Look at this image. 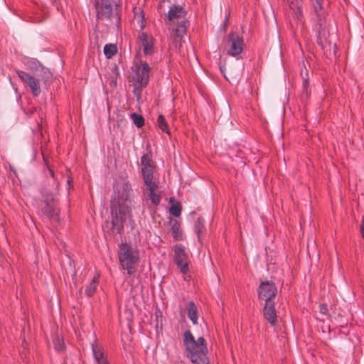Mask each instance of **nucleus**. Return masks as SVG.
<instances>
[{
    "instance_id": "5701e85b",
    "label": "nucleus",
    "mask_w": 364,
    "mask_h": 364,
    "mask_svg": "<svg viewBox=\"0 0 364 364\" xmlns=\"http://www.w3.org/2000/svg\"><path fill=\"white\" fill-rule=\"evenodd\" d=\"M171 231L173 237L176 239H181L182 233L181 231L180 224L177 220H173L171 222Z\"/></svg>"
},
{
    "instance_id": "393cba45",
    "label": "nucleus",
    "mask_w": 364,
    "mask_h": 364,
    "mask_svg": "<svg viewBox=\"0 0 364 364\" xmlns=\"http://www.w3.org/2000/svg\"><path fill=\"white\" fill-rule=\"evenodd\" d=\"M203 219H198L195 225V230L198 235V240H203Z\"/></svg>"
},
{
    "instance_id": "20e7f679",
    "label": "nucleus",
    "mask_w": 364,
    "mask_h": 364,
    "mask_svg": "<svg viewBox=\"0 0 364 364\" xmlns=\"http://www.w3.org/2000/svg\"><path fill=\"white\" fill-rule=\"evenodd\" d=\"M117 256L120 267L127 271L129 275H132L136 272L140 259V252L136 247L122 243L119 246Z\"/></svg>"
},
{
    "instance_id": "cd10ccee",
    "label": "nucleus",
    "mask_w": 364,
    "mask_h": 364,
    "mask_svg": "<svg viewBox=\"0 0 364 364\" xmlns=\"http://www.w3.org/2000/svg\"><path fill=\"white\" fill-rule=\"evenodd\" d=\"M311 91L309 90V79L304 78L303 80V90L302 96L305 95L306 100L309 97Z\"/></svg>"
},
{
    "instance_id": "0eeeda50",
    "label": "nucleus",
    "mask_w": 364,
    "mask_h": 364,
    "mask_svg": "<svg viewBox=\"0 0 364 364\" xmlns=\"http://www.w3.org/2000/svg\"><path fill=\"white\" fill-rule=\"evenodd\" d=\"M141 169L144 183L146 186L158 183L156 178V169L154 162L149 154H144L141 158Z\"/></svg>"
},
{
    "instance_id": "f704fd0d",
    "label": "nucleus",
    "mask_w": 364,
    "mask_h": 364,
    "mask_svg": "<svg viewBox=\"0 0 364 364\" xmlns=\"http://www.w3.org/2000/svg\"><path fill=\"white\" fill-rule=\"evenodd\" d=\"M205 364H209V361H208V358H207V357H206V363H205Z\"/></svg>"
},
{
    "instance_id": "ddd939ff",
    "label": "nucleus",
    "mask_w": 364,
    "mask_h": 364,
    "mask_svg": "<svg viewBox=\"0 0 364 364\" xmlns=\"http://www.w3.org/2000/svg\"><path fill=\"white\" fill-rule=\"evenodd\" d=\"M44 201L43 203L42 211L44 214L47 215L50 218H58V210L54 205L55 196L50 194L44 196Z\"/></svg>"
},
{
    "instance_id": "aec40b11",
    "label": "nucleus",
    "mask_w": 364,
    "mask_h": 364,
    "mask_svg": "<svg viewBox=\"0 0 364 364\" xmlns=\"http://www.w3.org/2000/svg\"><path fill=\"white\" fill-rule=\"evenodd\" d=\"M117 52V46L115 44H106L104 47V53L107 58H112Z\"/></svg>"
},
{
    "instance_id": "412c9836",
    "label": "nucleus",
    "mask_w": 364,
    "mask_h": 364,
    "mask_svg": "<svg viewBox=\"0 0 364 364\" xmlns=\"http://www.w3.org/2000/svg\"><path fill=\"white\" fill-rule=\"evenodd\" d=\"M98 285V277H95L90 284L85 289V294L87 296H92L95 291Z\"/></svg>"
},
{
    "instance_id": "7ed1b4c3",
    "label": "nucleus",
    "mask_w": 364,
    "mask_h": 364,
    "mask_svg": "<svg viewBox=\"0 0 364 364\" xmlns=\"http://www.w3.org/2000/svg\"><path fill=\"white\" fill-rule=\"evenodd\" d=\"M150 70L149 64L141 59L139 54L136 55L131 68V77L134 85L133 92L138 100L142 89L149 83Z\"/></svg>"
},
{
    "instance_id": "f257e3e1",
    "label": "nucleus",
    "mask_w": 364,
    "mask_h": 364,
    "mask_svg": "<svg viewBox=\"0 0 364 364\" xmlns=\"http://www.w3.org/2000/svg\"><path fill=\"white\" fill-rule=\"evenodd\" d=\"M133 191L130 183L124 179L117 181L111 201L112 225L119 232L132 220Z\"/></svg>"
},
{
    "instance_id": "f3484780",
    "label": "nucleus",
    "mask_w": 364,
    "mask_h": 364,
    "mask_svg": "<svg viewBox=\"0 0 364 364\" xmlns=\"http://www.w3.org/2000/svg\"><path fill=\"white\" fill-rule=\"evenodd\" d=\"M185 14L186 12L181 6L174 5L170 8L168 17L170 21H174L178 18L183 17Z\"/></svg>"
},
{
    "instance_id": "6e6552de",
    "label": "nucleus",
    "mask_w": 364,
    "mask_h": 364,
    "mask_svg": "<svg viewBox=\"0 0 364 364\" xmlns=\"http://www.w3.org/2000/svg\"><path fill=\"white\" fill-rule=\"evenodd\" d=\"M257 292L259 300L272 301L276 297L278 289L274 281L260 279Z\"/></svg>"
},
{
    "instance_id": "2f4dec72",
    "label": "nucleus",
    "mask_w": 364,
    "mask_h": 364,
    "mask_svg": "<svg viewBox=\"0 0 364 364\" xmlns=\"http://www.w3.org/2000/svg\"><path fill=\"white\" fill-rule=\"evenodd\" d=\"M360 230L363 237L364 238V215L363 216L362 221L360 226Z\"/></svg>"
},
{
    "instance_id": "a878e982",
    "label": "nucleus",
    "mask_w": 364,
    "mask_h": 364,
    "mask_svg": "<svg viewBox=\"0 0 364 364\" xmlns=\"http://www.w3.org/2000/svg\"><path fill=\"white\" fill-rule=\"evenodd\" d=\"M157 124H158L159 127L160 128V129L162 132H164L169 134V130L168 128V125H167L166 122H165V119L164 118V117L162 115H160L158 117Z\"/></svg>"
},
{
    "instance_id": "72a5a7b5",
    "label": "nucleus",
    "mask_w": 364,
    "mask_h": 364,
    "mask_svg": "<svg viewBox=\"0 0 364 364\" xmlns=\"http://www.w3.org/2000/svg\"><path fill=\"white\" fill-rule=\"evenodd\" d=\"M215 279H216V280H217L218 282H219V281H220V278H219V277H218V274H216V275H215Z\"/></svg>"
},
{
    "instance_id": "b1692460",
    "label": "nucleus",
    "mask_w": 364,
    "mask_h": 364,
    "mask_svg": "<svg viewBox=\"0 0 364 364\" xmlns=\"http://www.w3.org/2000/svg\"><path fill=\"white\" fill-rule=\"evenodd\" d=\"M131 118H132L134 124L137 127H141L144 124V119L143 117L141 114H136V113H133V114H131Z\"/></svg>"
},
{
    "instance_id": "dca6fc26",
    "label": "nucleus",
    "mask_w": 364,
    "mask_h": 364,
    "mask_svg": "<svg viewBox=\"0 0 364 364\" xmlns=\"http://www.w3.org/2000/svg\"><path fill=\"white\" fill-rule=\"evenodd\" d=\"M146 188L148 192V196L152 203L155 205H159L161 200V197L158 190V183L154 184L151 186V188L149 186H146Z\"/></svg>"
},
{
    "instance_id": "bb28decb",
    "label": "nucleus",
    "mask_w": 364,
    "mask_h": 364,
    "mask_svg": "<svg viewBox=\"0 0 364 364\" xmlns=\"http://www.w3.org/2000/svg\"><path fill=\"white\" fill-rule=\"evenodd\" d=\"M53 343L56 350L61 351L64 349V342L60 338H55L53 340Z\"/></svg>"
},
{
    "instance_id": "6ab92c4d",
    "label": "nucleus",
    "mask_w": 364,
    "mask_h": 364,
    "mask_svg": "<svg viewBox=\"0 0 364 364\" xmlns=\"http://www.w3.org/2000/svg\"><path fill=\"white\" fill-rule=\"evenodd\" d=\"M188 315L193 323L196 324L197 323V308L192 301L188 304Z\"/></svg>"
},
{
    "instance_id": "c85d7f7f",
    "label": "nucleus",
    "mask_w": 364,
    "mask_h": 364,
    "mask_svg": "<svg viewBox=\"0 0 364 364\" xmlns=\"http://www.w3.org/2000/svg\"><path fill=\"white\" fill-rule=\"evenodd\" d=\"M206 104L208 105V106L213 109L215 110L216 109V102L215 99L210 96L207 92H206Z\"/></svg>"
},
{
    "instance_id": "4be33fe9",
    "label": "nucleus",
    "mask_w": 364,
    "mask_h": 364,
    "mask_svg": "<svg viewBox=\"0 0 364 364\" xmlns=\"http://www.w3.org/2000/svg\"><path fill=\"white\" fill-rule=\"evenodd\" d=\"M171 203V207L170 208V213L175 217H179L181 215V205L178 202L175 201L173 198L170 200Z\"/></svg>"
},
{
    "instance_id": "7c9ffc66",
    "label": "nucleus",
    "mask_w": 364,
    "mask_h": 364,
    "mask_svg": "<svg viewBox=\"0 0 364 364\" xmlns=\"http://www.w3.org/2000/svg\"><path fill=\"white\" fill-rule=\"evenodd\" d=\"M228 22H229V16L228 15H226L225 18V20L223 21V26H223V29L224 30V31H226Z\"/></svg>"
},
{
    "instance_id": "9b49d317",
    "label": "nucleus",
    "mask_w": 364,
    "mask_h": 364,
    "mask_svg": "<svg viewBox=\"0 0 364 364\" xmlns=\"http://www.w3.org/2000/svg\"><path fill=\"white\" fill-rule=\"evenodd\" d=\"M155 40L153 36L145 32L139 35V46L143 50L145 55H151L155 51Z\"/></svg>"
},
{
    "instance_id": "9d476101",
    "label": "nucleus",
    "mask_w": 364,
    "mask_h": 364,
    "mask_svg": "<svg viewBox=\"0 0 364 364\" xmlns=\"http://www.w3.org/2000/svg\"><path fill=\"white\" fill-rule=\"evenodd\" d=\"M188 22L183 20L176 28L172 30L171 34L170 47L176 50L180 49L182 46L183 38L186 33Z\"/></svg>"
},
{
    "instance_id": "473e14b6",
    "label": "nucleus",
    "mask_w": 364,
    "mask_h": 364,
    "mask_svg": "<svg viewBox=\"0 0 364 364\" xmlns=\"http://www.w3.org/2000/svg\"><path fill=\"white\" fill-rule=\"evenodd\" d=\"M49 171H50V175L53 177L54 176L53 171L51 170L50 168H49Z\"/></svg>"
},
{
    "instance_id": "423d86ee",
    "label": "nucleus",
    "mask_w": 364,
    "mask_h": 364,
    "mask_svg": "<svg viewBox=\"0 0 364 364\" xmlns=\"http://www.w3.org/2000/svg\"><path fill=\"white\" fill-rule=\"evenodd\" d=\"M40 67L41 73L43 74V75L37 73L36 75V77H33L26 72L17 71L18 77L21 79V80L23 82L26 83L28 85L32 94L34 96H38L41 92L40 87V80L47 79L50 75V72L48 70V69L42 68L41 66Z\"/></svg>"
},
{
    "instance_id": "1a4fd4ad",
    "label": "nucleus",
    "mask_w": 364,
    "mask_h": 364,
    "mask_svg": "<svg viewBox=\"0 0 364 364\" xmlns=\"http://www.w3.org/2000/svg\"><path fill=\"white\" fill-rule=\"evenodd\" d=\"M226 43L228 47V53L231 56L239 55L245 48L243 37L237 32L231 31L227 37Z\"/></svg>"
},
{
    "instance_id": "f03ea898",
    "label": "nucleus",
    "mask_w": 364,
    "mask_h": 364,
    "mask_svg": "<svg viewBox=\"0 0 364 364\" xmlns=\"http://www.w3.org/2000/svg\"><path fill=\"white\" fill-rule=\"evenodd\" d=\"M309 17L316 33V43L326 53L331 50L327 30V18L330 11V0H309Z\"/></svg>"
},
{
    "instance_id": "c756f323",
    "label": "nucleus",
    "mask_w": 364,
    "mask_h": 364,
    "mask_svg": "<svg viewBox=\"0 0 364 364\" xmlns=\"http://www.w3.org/2000/svg\"><path fill=\"white\" fill-rule=\"evenodd\" d=\"M319 311L321 314L327 315L328 314V307L326 304H322L319 306Z\"/></svg>"
},
{
    "instance_id": "2eb2a0df",
    "label": "nucleus",
    "mask_w": 364,
    "mask_h": 364,
    "mask_svg": "<svg viewBox=\"0 0 364 364\" xmlns=\"http://www.w3.org/2000/svg\"><path fill=\"white\" fill-rule=\"evenodd\" d=\"M92 351L94 358L93 364H109L105 350L100 345L92 343Z\"/></svg>"
},
{
    "instance_id": "4468645a",
    "label": "nucleus",
    "mask_w": 364,
    "mask_h": 364,
    "mask_svg": "<svg viewBox=\"0 0 364 364\" xmlns=\"http://www.w3.org/2000/svg\"><path fill=\"white\" fill-rule=\"evenodd\" d=\"M263 315L272 326H275L277 325V315L275 308V302L274 300L265 301L263 308Z\"/></svg>"
},
{
    "instance_id": "a211bd4d",
    "label": "nucleus",
    "mask_w": 364,
    "mask_h": 364,
    "mask_svg": "<svg viewBox=\"0 0 364 364\" xmlns=\"http://www.w3.org/2000/svg\"><path fill=\"white\" fill-rule=\"evenodd\" d=\"M134 12V21L137 23L140 28H144V14L141 8L135 7L133 10Z\"/></svg>"
},
{
    "instance_id": "f8f14e48",
    "label": "nucleus",
    "mask_w": 364,
    "mask_h": 364,
    "mask_svg": "<svg viewBox=\"0 0 364 364\" xmlns=\"http://www.w3.org/2000/svg\"><path fill=\"white\" fill-rule=\"evenodd\" d=\"M174 259L181 272L186 274L188 270V257L181 247L176 246L175 247Z\"/></svg>"
},
{
    "instance_id": "39448f33",
    "label": "nucleus",
    "mask_w": 364,
    "mask_h": 364,
    "mask_svg": "<svg viewBox=\"0 0 364 364\" xmlns=\"http://www.w3.org/2000/svg\"><path fill=\"white\" fill-rule=\"evenodd\" d=\"M184 343L188 351V357L191 358L192 363L203 364L205 358L204 338L200 337L196 341L191 333L186 331L184 333Z\"/></svg>"
}]
</instances>
